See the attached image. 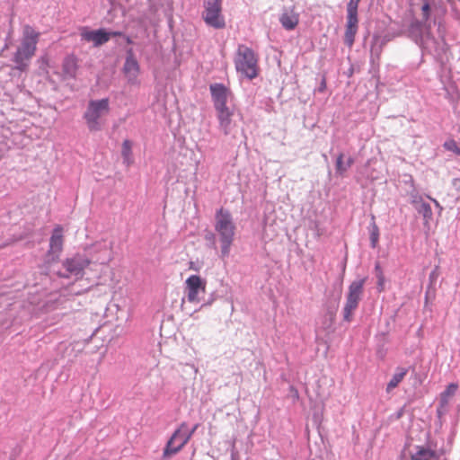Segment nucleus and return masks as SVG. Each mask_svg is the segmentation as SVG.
Here are the masks:
<instances>
[{
	"instance_id": "nucleus-27",
	"label": "nucleus",
	"mask_w": 460,
	"mask_h": 460,
	"mask_svg": "<svg viewBox=\"0 0 460 460\" xmlns=\"http://www.w3.org/2000/svg\"><path fill=\"white\" fill-rule=\"evenodd\" d=\"M385 279L383 272L377 274V289L379 292H383L385 290Z\"/></svg>"
},
{
	"instance_id": "nucleus-7",
	"label": "nucleus",
	"mask_w": 460,
	"mask_h": 460,
	"mask_svg": "<svg viewBox=\"0 0 460 460\" xmlns=\"http://www.w3.org/2000/svg\"><path fill=\"white\" fill-rule=\"evenodd\" d=\"M202 16L205 22L215 29H222L226 26V22L222 15L221 0H206L204 2Z\"/></svg>"
},
{
	"instance_id": "nucleus-5",
	"label": "nucleus",
	"mask_w": 460,
	"mask_h": 460,
	"mask_svg": "<svg viewBox=\"0 0 460 460\" xmlns=\"http://www.w3.org/2000/svg\"><path fill=\"white\" fill-rule=\"evenodd\" d=\"M366 278L356 279L350 283L348 289L346 303L343 308V319L346 322H351L353 313L358 308L359 301L361 300Z\"/></svg>"
},
{
	"instance_id": "nucleus-6",
	"label": "nucleus",
	"mask_w": 460,
	"mask_h": 460,
	"mask_svg": "<svg viewBox=\"0 0 460 460\" xmlns=\"http://www.w3.org/2000/svg\"><path fill=\"white\" fill-rule=\"evenodd\" d=\"M192 431H189L188 424L182 422L172 433L163 453L164 458H169L177 454L191 438Z\"/></svg>"
},
{
	"instance_id": "nucleus-11",
	"label": "nucleus",
	"mask_w": 460,
	"mask_h": 460,
	"mask_svg": "<svg viewBox=\"0 0 460 460\" xmlns=\"http://www.w3.org/2000/svg\"><path fill=\"white\" fill-rule=\"evenodd\" d=\"M219 128L226 136L234 133L236 123L234 120V111L229 107L216 110Z\"/></svg>"
},
{
	"instance_id": "nucleus-2",
	"label": "nucleus",
	"mask_w": 460,
	"mask_h": 460,
	"mask_svg": "<svg viewBox=\"0 0 460 460\" xmlns=\"http://www.w3.org/2000/svg\"><path fill=\"white\" fill-rule=\"evenodd\" d=\"M214 227L219 236L221 256L222 258L228 257L236 231L231 213L223 208L217 210Z\"/></svg>"
},
{
	"instance_id": "nucleus-13",
	"label": "nucleus",
	"mask_w": 460,
	"mask_h": 460,
	"mask_svg": "<svg viewBox=\"0 0 460 460\" xmlns=\"http://www.w3.org/2000/svg\"><path fill=\"white\" fill-rule=\"evenodd\" d=\"M210 92L214 102L215 110L226 108L230 91L222 84H214L210 85Z\"/></svg>"
},
{
	"instance_id": "nucleus-3",
	"label": "nucleus",
	"mask_w": 460,
	"mask_h": 460,
	"mask_svg": "<svg viewBox=\"0 0 460 460\" xmlns=\"http://www.w3.org/2000/svg\"><path fill=\"white\" fill-rule=\"evenodd\" d=\"M110 112L108 98L90 101L84 114L87 128L90 131H99L103 125V118Z\"/></svg>"
},
{
	"instance_id": "nucleus-21",
	"label": "nucleus",
	"mask_w": 460,
	"mask_h": 460,
	"mask_svg": "<svg viewBox=\"0 0 460 460\" xmlns=\"http://www.w3.org/2000/svg\"><path fill=\"white\" fill-rule=\"evenodd\" d=\"M353 163L354 160L352 157H349L348 160L344 162V155L340 154L336 159V172L339 175L343 176L347 170L353 164Z\"/></svg>"
},
{
	"instance_id": "nucleus-33",
	"label": "nucleus",
	"mask_w": 460,
	"mask_h": 460,
	"mask_svg": "<svg viewBox=\"0 0 460 460\" xmlns=\"http://www.w3.org/2000/svg\"><path fill=\"white\" fill-rule=\"evenodd\" d=\"M190 269L194 270H199V269L197 267H195L193 261L190 262Z\"/></svg>"
},
{
	"instance_id": "nucleus-19",
	"label": "nucleus",
	"mask_w": 460,
	"mask_h": 460,
	"mask_svg": "<svg viewBox=\"0 0 460 460\" xmlns=\"http://www.w3.org/2000/svg\"><path fill=\"white\" fill-rule=\"evenodd\" d=\"M408 373V369L406 367H398L395 369L394 374L393 375L391 380L388 382L386 385V392L390 393L394 388H396L399 384L403 380Z\"/></svg>"
},
{
	"instance_id": "nucleus-20",
	"label": "nucleus",
	"mask_w": 460,
	"mask_h": 460,
	"mask_svg": "<svg viewBox=\"0 0 460 460\" xmlns=\"http://www.w3.org/2000/svg\"><path fill=\"white\" fill-rule=\"evenodd\" d=\"M77 67V58L75 56H68L65 58L63 63V70L65 74L74 77L76 74Z\"/></svg>"
},
{
	"instance_id": "nucleus-26",
	"label": "nucleus",
	"mask_w": 460,
	"mask_h": 460,
	"mask_svg": "<svg viewBox=\"0 0 460 460\" xmlns=\"http://www.w3.org/2000/svg\"><path fill=\"white\" fill-rule=\"evenodd\" d=\"M421 11H422L423 20L425 22H427L429 18V12H430V4L429 1H424L422 7H421Z\"/></svg>"
},
{
	"instance_id": "nucleus-8",
	"label": "nucleus",
	"mask_w": 460,
	"mask_h": 460,
	"mask_svg": "<svg viewBox=\"0 0 460 460\" xmlns=\"http://www.w3.org/2000/svg\"><path fill=\"white\" fill-rule=\"evenodd\" d=\"M207 292V281L199 275H191L184 282V293L188 302L198 304Z\"/></svg>"
},
{
	"instance_id": "nucleus-34",
	"label": "nucleus",
	"mask_w": 460,
	"mask_h": 460,
	"mask_svg": "<svg viewBox=\"0 0 460 460\" xmlns=\"http://www.w3.org/2000/svg\"><path fill=\"white\" fill-rule=\"evenodd\" d=\"M198 424H196L191 429H189V431H192V435L194 434L195 430L197 429L198 428Z\"/></svg>"
},
{
	"instance_id": "nucleus-14",
	"label": "nucleus",
	"mask_w": 460,
	"mask_h": 460,
	"mask_svg": "<svg viewBox=\"0 0 460 460\" xmlns=\"http://www.w3.org/2000/svg\"><path fill=\"white\" fill-rule=\"evenodd\" d=\"M123 72L129 82H134L139 75L140 66L131 49L127 53Z\"/></svg>"
},
{
	"instance_id": "nucleus-25",
	"label": "nucleus",
	"mask_w": 460,
	"mask_h": 460,
	"mask_svg": "<svg viewBox=\"0 0 460 460\" xmlns=\"http://www.w3.org/2000/svg\"><path fill=\"white\" fill-rule=\"evenodd\" d=\"M102 251L105 253V257L102 259H97V261H99L101 264H106L111 260V249L107 246H103Z\"/></svg>"
},
{
	"instance_id": "nucleus-28",
	"label": "nucleus",
	"mask_w": 460,
	"mask_h": 460,
	"mask_svg": "<svg viewBox=\"0 0 460 460\" xmlns=\"http://www.w3.org/2000/svg\"><path fill=\"white\" fill-rule=\"evenodd\" d=\"M420 211L423 212L425 217L430 216L431 213H432L431 212V208H430L429 204L425 203V202H422L420 204Z\"/></svg>"
},
{
	"instance_id": "nucleus-35",
	"label": "nucleus",
	"mask_w": 460,
	"mask_h": 460,
	"mask_svg": "<svg viewBox=\"0 0 460 460\" xmlns=\"http://www.w3.org/2000/svg\"><path fill=\"white\" fill-rule=\"evenodd\" d=\"M127 42H128V43H130V42H131V40H130V39H129V38H128V39H127Z\"/></svg>"
},
{
	"instance_id": "nucleus-30",
	"label": "nucleus",
	"mask_w": 460,
	"mask_h": 460,
	"mask_svg": "<svg viewBox=\"0 0 460 460\" xmlns=\"http://www.w3.org/2000/svg\"><path fill=\"white\" fill-rule=\"evenodd\" d=\"M325 88H326V83H325V80H323V81L322 82V84H321V86H320V88H319V91H320V92H323V91L325 90Z\"/></svg>"
},
{
	"instance_id": "nucleus-24",
	"label": "nucleus",
	"mask_w": 460,
	"mask_h": 460,
	"mask_svg": "<svg viewBox=\"0 0 460 460\" xmlns=\"http://www.w3.org/2000/svg\"><path fill=\"white\" fill-rule=\"evenodd\" d=\"M444 146L446 149L452 151V152L456 153V155H460V148L457 146V144L455 140L447 141L444 144Z\"/></svg>"
},
{
	"instance_id": "nucleus-31",
	"label": "nucleus",
	"mask_w": 460,
	"mask_h": 460,
	"mask_svg": "<svg viewBox=\"0 0 460 460\" xmlns=\"http://www.w3.org/2000/svg\"><path fill=\"white\" fill-rule=\"evenodd\" d=\"M375 270H376V275H377V274H380V272H383V270H382V269H381V267H380V265H379V264H376V267H375Z\"/></svg>"
},
{
	"instance_id": "nucleus-12",
	"label": "nucleus",
	"mask_w": 460,
	"mask_h": 460,
	"mask_svg": "<svg viewBox=\"0 0 460 460\" xmlns=\"http://www.w3.org/2000/svg\"><path fill=\"white\" fill-rule=\"evenodd\" d=\"M80 36L83 40L93 42L94 47L102 46L111 39V34L105 31V30L92 31L88 27L80 28Z\"/></svg>"
},
{
	"instance_id": "nucleus-10",
	"label": "nucleus",
	"mask_w": 460,
	"mask_h": 460,
	"mask_svg": "<svg viewBox=\"0 0 460 460\" xmlns=\"http://www.w3.org/2000/svg\"><path fill=\"white\" fill-rule=\"evenodd\" d=\"M90 263L91 261L85 256L75 254L74 257L66 259L63 262L66 273H59L58 275L62 278H69L71 275H80Z\"/></svg>"
},
{
	"instance_id": "nucleus-17",
	"label": "nucleus",
	"mask_w": 460,
	"mask_h": 460,
	"mask_svg": "<svg viewBox=\"0 0 460 460\" xmlns=\"http://www.w3.org/2000/svg\"><path fill=\"white\" fill-rule=\"evenodd\" d=\"M279 22L284 29L292 31L299 22V14L293 8L287 9L279 16Z\"/></svg>"
},
{
	"instance_id": "nucleus-4",
	"label": "nucleus",
	"mask_w": 460,
	"mask_h": 460,
	"mask_svg": "<svg viewBox=\"0 0 460 460\" xmlns=\"http://www.w3.org/2000/svg\"><path fill=\"white\" fill-rule=\"evenodd\" d=\"M258 59L252 49L240 45L235 58L236 70L246 77L253 79L258 75Z\"/></svg>"
},
{
	"instance_id": "nucleus-23",
	"label": "nucleus",
	"mask_w": 460,
	"mask_h": 460,
	"mask_svg": "<svg viewBox=\"0 0 460 460\" xmlns=\"http://www.w3.org/2000/svg\"><path fill=\"white\" fill-rule=\"evenodd\" d=\"M379 241V228L375 222L372 224V228L370 231V243L372 248H376L378 244Z\"/></svg>"
},
{
	"instance_id": "nucleus-9",
	"label": "nucleus",
	"mask_w": 460,
	"mask_h": 460,
	"mask_svg": "<svg viewBox=\"0 0 460 460\" xmlns=\"http://www.w3.org/2000/svg\"><path fill=\"white\" fill-rule=\"evenodd\" d=\"M360 0H349L347 4V24L344 35L345 44L351 47L358 28V8Z\"/></svg>"
},
{
	"instance_id": "nucleus-16",
	"label": "nucleus",
	"mask_w": 460,
	"mask_h": 460,
	"mask_svg": "<svg viewBox=\"0 0 460 460\" xmlns=\"http://www.w3.org/2000/svg\"><path fill=\"white\" fill-rule=\"evenodd\" d=\"M458 389V385L456 383L449 384L444 392L440 394L439 404L438 407V414L444 413L448 406L450 399L456 394Z\"/></svg>"
},
{
	"instance_id": "nucleus-1",
	"label": "nucleus",
	"mask_w": 460,
	"mask_h": 460,
	"mask_svg": "<svg viewBox=\"0 0 460 460\" xmlns=\"http://www.w3.org/2000/svg\"><path fill=\"white\" fill-rule=\"evenodd\" d=\"M40 32L31 25L24 24L22 29V36L16 50L13 54L12 61L13 68L20 72H26L30 66L31 58L37 51Z\"/></svg>"
},
{
	"instance_id": "nucleus-22",
	"label": "nucleus",
	"mask_w": 460,
	"mask_h": 460,
	"mask_svg": "<svg viewBox=\"0 0 460 460\" xmlns=\"http://www.w3.org/2000/svg\"><path fill=\"white\" fill-rule=\"evenodd\" d=\"M121 155L124 158V161L127 164H130L132 161V143L131 141L126 139L122 143L121 147Z\"/></svg>"
},
{
	"instance_id": "nucleus-32",
	"label": "nucleus",
	"mask_w": 460,
	"mask_h": 460,
	"mask_svg": "<svg viewBox=\"0 0 460 460\" xmlns=\"http://www.w3.org/2000/svg\"><path fill=\"white\" fill-rule=\"evenodd\" d=\"M109 33L111 34V37H117V36L121 35L120 31H112V32H109Z\"/></svg>"
},
{
	"instance_id": "nucleus-18",
	"label": "nucleus",
	"mask_w": 460,
	"mask_h": 460,
	"mask_svg": "<svg viewBox=\"0 0 460 460\" xmlns=\"http://www.w3.org/2000/svg\"><path fill=\"white\" fill-rule=\"evenodd\" d=\"M416 452L411 456V460H438L436 451L425 447H417Z\"/></svg>"
},
{
	"instance_id": "nucleus-29",
	"label": "nucleus",
	"mask_w": 460,
	"mask_h": 460,
	"mask_svg": "<svg viewBox=\"0 0 460 460\" xmlns=\"http://www.w3.org/2000/svg\"><path fill=\"white\" fill-rule=\"evenodd\" d=\"M422 198L421 196L418 195V194H412L411 195V203L414 205V206H418L419 204L420 205L422 203Z\"/></svg>"
},
{
	"instance_id": "nucleus-15",
	"label": "nucleus",
	"mask_w": 460,
	"mask_h": 460,
	"mask_svg": "<svg viewBox=\"0 0 460 460\" xmlns=\"http://www.w3.org/2000/svg\"><path fill=\"white\" fill-rule=\"evenodd\" d=\"M64 235L63 227L61 226H56L53 229L52 235L49 240V254H55L58 258L60 252L63 250Z\"/></svg>"
}]
</instances>
